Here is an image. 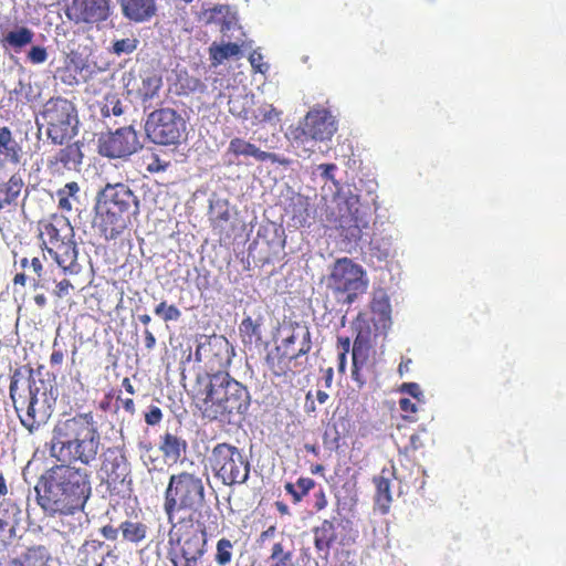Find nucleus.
Returning <instances> with one entry per match:
<instances>
[{
    "label": "nucleus",
    "instance_id": "nucleus-1",
    "mask_svg": "<svg viewBox=\"0 0 566 566\" xmlns=\"http://www.w3.org/2000/svg\"><path fill=\"white\" fill-rule=\"evenodd\" d=\"M192 392L202 417L210 421L234 423L251 405L248 388L229 373L198 374Z\"/></svg>",
    "mask_w": 566,
    "mask_h": 566
},
{
    "label": "nucleus",
    "instance_id": "nucleus-2",
    "mask_svg": "<svg viewBox=\"0 0 566 566\" xmlns=\"http://www.w3.org/2000/svg\"><path fill=\"white\" fill-rule=\"evenodd\" d=\"M43 494L38 504L49 515H72L82 511L91 496V473L86 469L61 462L49 469L41 478Z\"/></svg>",
    "mask_w": 566,
    "mask_h": 566
},
{
    "label": "nucleus",
    "instance_id": "nucleus-3",
    "mask_svg": "<svg viewBox=\"0 0 566 566\" xmlns=\"http://www.w3.org/2000/svg\"><path fill=\"white\" fill-rule=\"evenodd\" d=\"M101 436L92 412L60 419L53 427L50 454L59 462H81L90 465L96 460Z\"/></svg>",
    "mask_w": 566,
    "mask_h": 566
},
{
    "label": "nucleus",
    "instance_id": "nucleus-4",
    "mask_svg": "<svg viewBox=\"0 0 566 566\" xmlns=\"http://www.w3.org/2000/svg\"><path fill=\"white\" fill-rule=\"evenodd\" d=\"M95 223L106 240L116 239L140 212V200L125 182H107L95 198Z\"/></svg>",
    "mask_w": 566,
    "mask_h": 566
},
{
    "label": "nucleus",
    "instance_id": "nucleus-5",
    "mask_svg": "<svg viewBox=\"0 0 566 566\" xmlns=\"http://www.w3.org/2000/svg\"><path fill=\"white\" fill-rule=\"evenodd\" d=\"M206 504V486L199 474L181 471L170 475L164 493V512L169 523H199Z\"/></svg>",
    "mask_w": 566,
    "mask_h": 566
},
{
    "label": "nucleus",
    "instance_id": "nucleus-6",
    "mask_svg": "<svg viewBox=\"0 0 566 566\" xmlns=\"http://www.w3.org/2000/svg\"><path fill=\"white\" fill-rule=\"evenodd\" d=\"M21 378V369H14L10 378V397L21 424L30 433H33L48 422L52 415V406L49 401L45 382L43 380L36 381L32 369H30L27 380V390L23 389L20 392L19 382Z\"/></svg>",
    "mask_w": 566,
    "mask_h": 566
},
{
    "label": "nucleus",
    "instance_id": "nucleus-7",
    "mask_svg": "<svg viewBox=\"0 0 566 566\" xmlns=\"http://www.w3.org/2000/svg\"><path fill=\"white\" fill-rule=\"evenodd\" d=\"M313 347L310 327L301 322H284L279 329V343L265 357L269 370L275 377H284L298 359L306 356Z\"/></svg>",
    "mask_w": 566,
    "mask_h": 566
},
{
    "label": "nucleus",
    "instance_id": "nucleus-8",
    "mask_svg": "<svg viewBox=\"0 0 566 566\" xmlns=\"http://www.w3.org/2000/svg\"><path fill=\"white\" fill-rule=\"evenodd\" d=\"M168 559L172 566H203L208 553L207 528L188 520L170 523ZM207 566H211L208 564Z\"/></svg>",
    "mask_w": 566,
    "mask_h": 566
},
{
    "label": "nucleus",
    "instance_id": "nucleus-9",
    "mask_svg": "<svg viewBox=\"0 0 566 566\" xmlns=\"http://www.w3.org/2000/svg\"><path fill=\"white\" fill-rule=\"evenodd\" d=\"M368 284L363 266L347 256L337 259L326 277V287L336 301L348 305L366 293Z\"/></svg>",
    "mask_w": 566,
    "mask_h": 566
},
{
    "label": "nucleus",
    "instance_id": "nucleus-10",
    "mask_svg": "<svg viewBox=\"0 0 566 566\" xmlns=\"http://www.w3.org/2000/svg\"><path fill=\"white\" fill-rule=\"evenodd\" d=\"M42 118L45 133L52 144L62 146L78 133V114L76 106L63 97L50 98L43 107Z\"/></svg>",
    "mask_w": 566,
    "mask_h": 566
},
{
    "label": "nucleus",
    "instance_id": "nucleus-11",
    "mask_svg": "<svg viewBox=\"0 0 566 566\" xmlns=\"http://www.w3.org/2000/svg\"><path fill=\"white\" fill-rule=\"evenodd\" d=\"M209 464L214 478L228 486L243 484L250 475L249 461L235 446L227 442L212 448Z\"/></svg>",
    "mask_w": 566,
    "mask_h": 566
},
{
    "label": "nucleus",
    "instance_id": "nucleus-12",
    "mask_svg": "<svg viewBox=\"0 0 566 566\" xmlns=\"http://www.w3.org/2000/svg\"><path fill=\"white\" fill-rule=\"evenodd\" d=\"M145 130L154 144L178 146L186 139L187 122L176 109L163 107L148 115Z\"/></svg>",
    "mask_w": 566,
    "mask_h": 566
},
{
    "label": "nucleus",
    "instance_id": "nucleus-13",
    "mask_svg": "<svg viewBox=\"0 0 566 566\" xmlns=\"http://www.w3.org/2000/svg\"><path fill=\"white\" fill-rule=\"evenodd\" d=\"M234 356V348L223 335H212L196 349V358L203 361L208 371L205 374L229 373L228 368Z\"/></svg>",
    "mask_w": 566,
    "mask_h": 566
},
{
    "label": "nucleus",
    "instance_id": "nucleus-14",
    "mask_svg": "<svg viewBox=\"0 0 566 566\" xmlns=\"http://www.w3.org/2000/svg\"><path fill=\"white\" fill-rule=\"evenodd\" d=\"M337 130L335 117L326 108H313L304 117L303 122L293 132V138L297 142L329 140Z\"/></svg>",
    "mask_w": 566,
    "mask_h": 566
},
{
    "label": "nucleus",
    "instance_id": "nucleus-15",
    "mask_svg": "<svg viewBox=\"0 0 566 566\" xmlns=\"http://www.w3.org/2000/svg\"><path fill=\"white\" fill-rule=\"evenodd\" d=\"M142 148L133 126L117 128L98 138V154L113 159L127 158Z\"/></svg>",
    "mask_w": 566,
    "mask_h": 566
},
{
    "label": "nucleus",
    "instance_id": "nucleus-16",
    "mask_svg": "<svg viewBox=\"0 0 566 566\" xmlns=\"http://www.w3.org/2000/svg\"><path fill=\"white\" fill-rule=\"evenodd\" d=\"M103 482L112 494H124L130 490V465L123 452L109 451L101 468Z\"/></svg>",
    "mask_w": 566,
    "mask_h": 566
},
{
    "label": "nucleus",
    "instance_id": "nucleus-17",
    "mask_svg": "<svg viewBox=\"0 0 566 566\" xmlns=\"http://www.w3.org/2000/svg\"><path fill=\"white\" fill-rule=\"evenodd\" d=\"M109 0H72L66 7L65 15L75 24H97L108 19Z\"/></svg>",
    "mask_w": 566,
    "mask_h": 566
},
{
    "label": "nucleus",
    "instance_id": "nucleus-18",
    "mask_svg": "<svg viewBox=\"0 0 566 566\" xmlns=\"http://www.w3.org/2000/svg\"><path fill=\"white\" fill-rule=\"evenodd\" d=\"M371 347L361 333L355 337L352 348V379L361 389L370 379L376 376L375 364L370 357Z\"/></svg>",
    "mask_w": 566,
    "mask_h": 566
},
{
    "label": "nucleus",
    "instance_id": "nucleus-19",
    "mask_svg": "<svg viewBox=\"0 0 566 566\" xmlns=\"http://www.w3.org/2000/svg\"><path fill=\"white\" fill-rule=\"evenodd\" d=\"M73 237V228L64 216L53 214L50 219L39 222V239L42 249L56 245Z\"/></svg>",
    "mask_w": 566,
    "mask_h": 566
},
{
    "label": "nucleus",
    "instance_id": "nucleus-20",
    "mask_svg": "<svg viewBox=\"0 0 566 566\" xmlns=\"http://www.w3.org/2000/svg\"><path fill=\"white\" fill-rule=\"evenodd\" d=\"M43 250L54 260L63 274L77 275L81 273L82 265L77 261L78 250L73 238Z\"/></svg>",
    "mask_w": 566,
    "mask_h": 566
},
{
    "label": "nucleus",
    "instance_id": "nucleus-21",
    "mask_svg": "<svg viewBox=\"0 0 566 566\" xmlns=\"http://www.w3.org/2000/svg\"><path fill=\"white\" fill-rule=\"evenodd\" d=\"M227 154L239 159L240 157H253L258 161H271L272 164H279L286 166L290 160L284 157H280L275 153L262 150L256 145L241 138L234 137L229 142Z\"/></svg>",
    "mask_w": 566,
    "mask_h": 566
},
{
    "label": "nucleus",
    "instance_id": "nucleus-22",
    "mask_svg": "<svg viewBox=\"0 0 566 566\" xmlns=\"http://www.w3.org/2000/svg\"><path fill=\"white\" fill-rule=\"evenodd\" d=\"M66 146L59 149L48 161V167L53 170L76 169L83 161L82 146L80 142L65 143Z\"/></svg>",
    "mask_w": 566,
    "mask_h": 566
},
{
    "label": "nucleus",
    "instance_id": "nucleus-23",
    "mask_svg": "<svg viewBox=\"0 0 566 566\" xmlns=\"http://www.w3.org/2000/svg\"><path fill=\"white\" fill-rule=\"evenodd\" d=\"M22 148L13 138L11 130L0 127V168L18 166L21 161Z\"/></svg>",
    "mask_w": 566,
    "mask_h": 566
},
{
    "label": "nucleus",
    "instance_id": "nucleus-24",
    "mask_svg": "<svg viewBox=\"0 0 566 566\" xmlns=\"http://www.w3.org/2000/svg\"><path fill=\"white\" fill-rule=\"evenodd\" d=\"M314 547L321 557L327 558L332 546L337 539L336 526L333 521L324 520L313 528Z\"/></svg>",
    "mask_w": 566,
    "mask_h": 566
},
{
    "label": "nucleus",
    "instance_id": "nucleus-25",
    "mask_svg": "<svg viewBox=\"0 0 566 566\" xmlns=\"http://www.w3.org/2000/svg\"><path fill=\"white\" fill-rule=\"evenodd\" d=\"M123 13L135 22L150 19L156 11L155 0H120Z\"/></svg>",
    "mask_w": 566,
    "mask_h": 566
},
{
    "label": "nucleus",
    "instance_id": "nucleus-26",
    "mask_svg": "<svg viewBox=\"0 0 566 566\" xmlns=\"http://www.w3.org/2000/svg\"><path fill=\"white\" fill-rule=\"evenodd\" d=\"M51 560L49 548L44 545L28 547L19 557L12 558L8 566H48Z\"/></svg>",
    "mask_w": 566,
    "mask_h": 566
},
{
    "label": "nucleus",
    "instance_id": "nucleus-27",
    "mask_svg": "<svg viewBox=\"0 0 566 566\" xmlns=\"http://www.w3.org/2000/svg\"><path fill=\"white\" fill-rule=\"evenodd\" d=\"M21 509L11 499H3L0 502V532H9L10 537L15 533V527L21 521Z\"/></svg>",
    "mask_w": 566,
    "mask_h": 566
},
{
    "label": "nucleus",
    "instance_id": "nucleus-28",
    "mask_svg": "<svg viewBox=\"0 0 566 566\" xmlns=\"http://www.w3.org/2000/svg\"><path fill=\"white\" fill-rule=\"evenodd\" d=\"M23 187L24 181L20 174H13L7 181L0 182V210L15 205Z\"/></svg>",
    "mask_w": 566,
    "mask_h": 566
},
{
    "label": "nucleus",
    "instance_id": "nucleus-29",
    "mask_svg": "<svg viewBox=\"0 0 566 566\" xmlns=\"http://www.w3.org/2000/svg\"><path fill=\"white\" fill-rule=\"evenodd\" d=\"M188 443L185 439L166 432L161 436L159 449L165 459L177 462L186 453Z\"/></svg>",
    "mask_w": 566,
    "mask_h": 566
},
{
    "label": "nucleus",
    "instance_id": "nucleus-30",
    "mask_svg": "<svg viewBox=\"0 0 566 566\" xmlns=\"http://www.w3.org/2000/svg\"><path fill=\"white\" fill-rule=\"evenodd\" d=\"M34 32L27 27H19L9 31L2 39L1 44L4 49H11L15 53L22 51L23 48L32 43Z\"/></svg>",
    "mask_w": 566,
    "mask_h": 566
},
{
    "label": "nucleus",
    "instance_id": "nucleus-31",
    "mask_svg": "<svg viewBox=\"0 0 566 566\" xmlns=\"http://www.w3.org/2000/svg\"><path fill=\"white\" fill-rule=\"evenodd\" d=\"M294 557L292 545L282 539L271 546L268 563L269 566H295Z\"/></svg>",
    "mask_w": 566,
    "mask_h": 566
},
{
    "label": "nucleus",
    "instance_id": "nucleus-32",
    "mask_svg": "<svg viewBox=\"0 0 566 566\" xmlns=\"http://www.w3.org/2000/svg\"><path fill=\"white\" fill-rule=\"evenodd\" d=\"M119 530L125 542L136 545L144 542L148 534V526L140 521L126 520L120 523Z\"/></svg>",
    "mask_w": 566,
    "mask_h": 566
},
{
    "label": "nucleus",
    "instance_id": "nucleus-33",
    "mask_svg": "<svg viewBox=\"0 0 566 566\" xmlns=\"http://www.w3.org/2000/svg\"><path fill=\"white\" fill-rule=\"evenodd\" d=\"M228 106L233 116L248 119L253 106V95L244 92L232 93L229 96Z\"/></svg>",
    "mask_w": 566,
    "mask_h": 566
},
{
    "label": "nucleus",
    "instance_id": "nucleus-34",
    "mask_svg": "<svg viewBox=\"0 0 566 566\" xmlns=\"http://www.w3.org/2000/svg\"><path fill=\"white\" fill-rule=\"evenodd\" d=\"M80 186L76 181L64 185L56 191L57 207L63 212H71L73 203L78 202Z\"/></svg>",
    "mask_w": 566,
    "mask_h": 566
},
{
    "label": "nucleus",
    "instance_id": "nucleus-35",
    "mask_svg": "<svg viewBox=\"0 0 566 566\" xmlns=\"http://www.w3.org/2000/svg\"><path fill=\"white\" fill-rule=\"evenodd\" d=\"M263 324L262 317L253 319L251 316H245L239 325V333L244 344H252L261 339V326Z\"/></svg>",
    "mask_w": 566,
    "mask_h": 566
},
{
    "label": "nucleus",
    "instance_id": "nucleus-36",
    "mask_svg": "<svg viewBox=\"0 0 566 566\" xmlns=\"http://www.w3.org/2000/svg\"><path fill=\"white\" fill-rule=\"evenodd\" d=\"M316 485L312 478L301 476L296 483L286 482L284 490L292 496L293 503H300Z\"/></svg>",
    "mask_w": 566,
    "mask_h": 566
},
{
    "label": "nucleus",
    "instance_id": "nucleus-37",
    "mask_svg": "<svg viewBox=\"0 0 566 566\" xmlns=\"http://www.w3.org/2000/svg\"><path fill=\"white\" fill-rule=\"evenodd\" d=\"M161 85L163 81L160 76L154 73H146L142 77V83L137 88L138 96L143 99V102L153 99L158 95Z\"/></svg>",
    "mask_w": 566,
    "mask_h": 566
},
{
    "label": "nucleus",
    "instance_id": "nucleus-38",
    "mask_svg": "<svg viewBox=\"0 0 566 566\" xmlns=\"http://www.w3.org/2000/svg\"><path fill=\"white\" fill-rule=\"evenodd\" d=\"M286 212L291 214L292 224L295 228H304L310 224V206L303 199H297L290 205Z\"/></svg>",
    "mask_w": 566,
    "mask_h": 566
},
{
    "label": "nucleus",
    "instance_id": "nucleus-39",
    "mask_svg": "<svg viewBox=\"0 0 566 566\" xmlns=\"http://www.w3.org/2000/svg\"><path fill=\"white\" fill-rule=\"evenodd\" d=\"M370 310L373 314L379 316V321L384 324L390 321L391 306L389 297L384 291L374 293L373 300L370 302Z\"/></svg>",
    "mask_w": 566,
    "mask_h": 566
},
{
    "label": "nucleus",
    "instance_id": "nucleus-40",
    "mask_svg": "<svg viewBox=\"0 0 566 566\" xmlns=\"http://www.w3.org/2000/svg\"><path fill=\"white\" fill-rule=\"evenodd\" d=\"M21 269L31 270L34 276L32 277V287L34 290L44 287V283L42 281V274L44 271L43 262L40 258L33 256L31 259L23 256L19 261Z\"/></svg>",
    "mask_w": 566,
    "mask_h": 566
},
{
    "label": "nucleus",
    "instance_id": "nucleus-41",
    "mask_svg": "<svg viewBox=\"0 0 566 566\" xmlns=\"http://www.w3.org/2000/svg\"><path fill=\"white\" fill-rule=\"evenodd\" d=\"M234 544L227 537H221L217 541L214 563L218 566H228L233 558Z\"/></svg>",
    "mask_w": 566,
    "mask_h": 566
},
{
    "label": "nucleus",
    "instance_id": "nucleus-42",
    "mask_svg": "<svg viewBox=\"0 0 566 566\" xmlns=\"http://www.w3.org/2000/svg\"><path fill=\"white\" fill-rule=\"evenodd\" d=\"M240 53V46L237 43H226L221 45H211L210 55L216 63H222L224 60L237 56Z\"/></svg>",
    "mask_w": 566,
    "mask_h": 566
},
{
    "label": "nucleus",
    "instance_id": "nucleus-43",
    "mask_svg": "<svg viewBox=\"0 0 566 566\" xmlns=\"http://www.w3.org/2000/svg\"><path fill=\"white\" fill-rule=\"evenodd\" d=\"M124 113L122 101L117 94L108 93L104 96V101L101 106V114L103 117H109L111 115L120 116Z\"/></svg>",
    "mask_w": 566,
    "mask_h": 566
},
{
    "label": "nucleus",
    "instance_id": "nucleus-44",
    "mask_svg": "<svg viewBox=\"0 0 566 566\" xmlns=\"http://www.w3.org/2000/svg\"><path fill=\"white\" fill-rule=\"evenodd\" d=\"M376 485V501L384 507H388L391 502L390 481L389 479L379 475L374 478Z\"/></svg>",
    "mask_w": 566,
    "mask_h": 566
},
{
    "label": "nucleus",
    "instance_id": "nucleus-45",
    "mask_svg": "<svg viewBox=\"0 0 566 566\" xmlns=\"http://www.w3.org/2000/svg\"><path fill=\"white\" fill-rule=\"evenodd\" d=\"M154 312L164 322H176L181 317L180 310L174 304L168 305L166 301L156 305Z\"/></svg>",
    "mask_w": 566,
    "mask_h": 566
},
{
    "label": "nucleus",
    "instance_id": "nucleus-46",
    "mask_svg": "<svg viewBox=\"0 0 566 566\" xmlns=\"http://www.w3.org/2000/svg\"><path fill=\"white\" fill-rule=\"evenodd\" d=\"M138 43L139 41L134 36L119 39L114 41L111 52L117 56L130 54L137 49Z\"/></svg>",
    "mask_w": 566,
    "mask_h": 566
},
{
    "label": "nucleus",
    "instance_id": "nucleus-47",
    "mask_svg": "<svg viewBox=\"0 0 566 566\" xmlns=\"http://www.w3.org/2000/svg\"><path fill=\"white\" fill-rule=\"evenodd\" d=\"M426 428H421L418 432L412 433L409 438V443L401 450L402 453L410 455L426 447L423 437L427 436Z\"/></svg>",
    "mask_w": 566,
    "mask_h": 566
},
{
    "label": "nucleus",
    "instance_id": "nucleus-48",
    "mask_svg": "<svg viewBox=\"0 0 566 566\" xmlns=\"http://www.w3.org/2000/svg\"><path fill=\"white\" fill-rule=\"evenodd\" d=\"M143 159L146 164V170L150 174L165 171L169 166V161L163 160L156 153L145 155Z\"/></svg>",
    "mask_w": 566,
    "mask_h": 566
},
{
    "label": "nucleus",
    "instance_id": "nucleus-49",
    "mask_svg": "<svg viewBox=\"0 0 566 566\" xmlns=\"http://www.w3.org/2000/svg\"><path fill=\"white\" fill-rule=\"evenodd\" d=\"M49 57L46 48L41 45H33L27 53V61L30 64L36 65L44 63Z\"/></svg>",
    "mask_w": 566,
    "mask_h": 566
},
{
    "label": "nucleus",
    "instance_id": "nucleus-50",
    "mask_svg": "<svg viewBox=\"0 0 566 566\" xmlns=\"http://www.w3.org/2000/svg\"><path fill=\"white\" fill-rule=\"evenodd\" d=\"M31 90H32V87L29 83H25L20 80L10 93L11 98H14L17 102H20V103L29 102Z\"/></svg>",
    "mask_w": 566,
    "mask_h": 566
},
{
    "label": "nucleus",
    "instance_id": "nucleus-51",
    "mask_svg": "<svg viewBox=\"0 0 566 566\" xmlns=\"http://www.w3.org/2000/svg\"><path fill=\"white\" fill-rule=\"evenodd\" d=\"M400 392L408 394L412 398H415L418 402H424V396L417 382H403L400 388Z\"/></svg>",
    "mask_w": 566,
    "mask_h": 566
},
{
    "label": "nucleus",
    "instance_id": "nucleus-52",
    "mask_svg": "<svg viewBox=\"0 0 566 566\" xmlns=\"http://www.w3.org/2000/svg\"><path fill=\"white\" fill-rule=\"evenodd\" d=\"M399 408L405 412L403 418L409 421H416L415 413L418 411V406L412 402L409 398H401L399 400Z\"/></svg>",
    "mask_w": 566,
    "mask_h": 566
},
{
    "label": "nucleus",
    "instance_id": "nucleus-53",
    "mask_svg": "<svg viewBox=\"0 0 566 566\" xmlns=\"http://www.w3.org/2000/svg\"><path fill=\"white\" fill-rule=\"evenodd\" d=\"M163 411L158 406L151 405L148 408V411L145 413V422L148 426H157L163 420Z\"/></svg>",
    "mask_w": 566,
    "mask_h": 566
},
{
    "label": "nucleus",
    "instance_id": "nucleus-54",
    "mask_svg": "<svg viewBox=\"0 0 566 566\" xmlns=\"http://www.w3.org/2000/svg\"><path fill=\"white\" fill-rule=\"evenodd\" d=\"M64 360V350L59 345L57 339H54L52 345V353L50 355V365L52 368L60 367Z\"/></svg>",
    "mask_w": 566,
    "mask_h": 566
},
{
    "label": "nucleus",
    "instance_id": "nucleus-55",
    "mask_svg": "<svg viewBox=\"0 0 566 566\" xmlns=\"http://www.w3.org/2000/svg\"><path fill=\"white\" fill-rule=\"evenodd\" d=\"M74 290V285L70 280L63 279L55 284V289L53 290L54 296L57 298H63L70 295L71 291Z\"/></svg>",
    "mask_w": 566,
    "mask_h": 566
},
{
    "label": "nucleus",
    "instance_id": "nucleus-56",
    "mask_svg": "<svg viewBox=\"0 0 566 566\" xmlns=\"http://www.w3.org/2000/svg\"><path fill=\"white\" fill-rule=\"evenodd\" d=\"M123 408L127 413H129L130 416L135 415L136 412V407H135V402L132 398H122L120 396V391L116 395V408H115V412L119 409V408Z\"/></svg>",
    "mask_w": 566,
    "mask_h": 566
},
{
    "label": "nucleus",
    "instance_id": "nucleus-57",
    "mask_svg": "<svg viewBox=\"0 0 566 566\" xmlns=\"http://www.w3.org/2000/svg\"><path fill=\"white\" fill-rule=\"evenodd\" d=\"M314 500V509L317 512L323 511L327 507L328 501L324 489L321 488L317 492H315Z\"/></svg>",
    "mask_w": 566,
    "mask_h": 566
},
{
    "label": "nucleus",
    "instance_id": "nucleus-58",
    "mask_svg": "<svg viewBox=\"0 0 566 566\" xmlns=\"http://www.w3.org/2000/svg\"><path fill=\"white\" fill-rule=\"evenodd\" d=\"M335 164H322L318 166V169L322 171V177L326 180L335 181L334 171L336 170Z\"/></svg>",
    "mask_w": 566,
    "mask_h": 566
},
{
    "label": "nucleus",
    "instance_id": "nucleus-59",
    "mask_svg": "<svg viewBox=\"0 0 566 566\" xmlns=\"http://www.w3.org/2000/svg\"><path fill=\"white\" fill-rule=\"evenodd\" d=\"M113 398H116V395L115 391L112 389L108 392H106L104 398L99 401L98 409L104 412L109 411Z\"/></svg>",
    "mask_w": 566,
    "mask_h": 566
},
{
    "label": "nucleus",
    "instance_id": "nucleus-60",
    "mask_svg": "<svg viewBox=\"0 0 566 566\" xmlns=\"http://www.w3.org/2000/svg\"><path fill=\"white\" fill-rule=\"evenodd\" d=\"M120 532L119 527L116 528L112 525H104L102 528H101V534L106 538V539H109V541H116L117 537H118V533Z\"/></svg>",
    "mask_w": 566,
    "mask_h": 566
},
{
    "label": "nucleus",
    "instance_id": "nucleus-61",
    "mask_svg": "<svg viewBox=\"0 0 566 566\" xmlns=\"http://www.w3.org/2000/svg\"><path fill=\"white\" fill-rule=\"evenodd\" d=\"M262 59H263L262 55L258 52H253L249 57L252 67H254L260 73H264V71L268 69L266 65H264L265 69L262 67L263 66V64L261 63Z\"/></svg>",
    "mask_w": 566,
    "mask_h": 566
},
{
    "label": "nucleus",
    "instance_id": "nucleus-62",
    "mask_svg": "<svg viewBox=\"0 0 566 566\" xmlns=\"http://www.w3.org/2000/svg\"><path fill=\"white\" fill-rule=\"evenodd\" d=\"M144 340H145V347L148 350H151L156 346V338H155L154 334L151 333V331H149L148 328H146L144 331Z\"/></svg>",
    "mask_w": 566,
    "mask_h": 566
},
{
    "label": "nucleus",
    "instance_id": "nucleus-63",
    "mask_svg": "<svg viewBox=\"0 0 566 566\" xmlns=\"http://www.w3.org/2000/svg\"><path fill=\"white\" fill-rule=\"evenodd\" d=\"M337 345H338V348L340 349V353H344V355H347L350 350V338L338 336Z\"/></svg>",
    "mask_w": 566,
    "mask_h": 566
},
{
    "label": "nucleus",
    "instance_id": "nucleus-64",
    "mask_svg": "<svg viewBox=\"0 0 566 566\" xmlns=\"http://www.w3.org/2000/svg\"><path fill=\"white\" fill-rule=\"evenodd\" d=\"M357 537H358V532L350 531L348 535H345L340 538L339 544L343 546L353 545L356 543Z\"/></svg>",
    "mask_w": 566,
    "mask_h": 566
}]
</instances>
